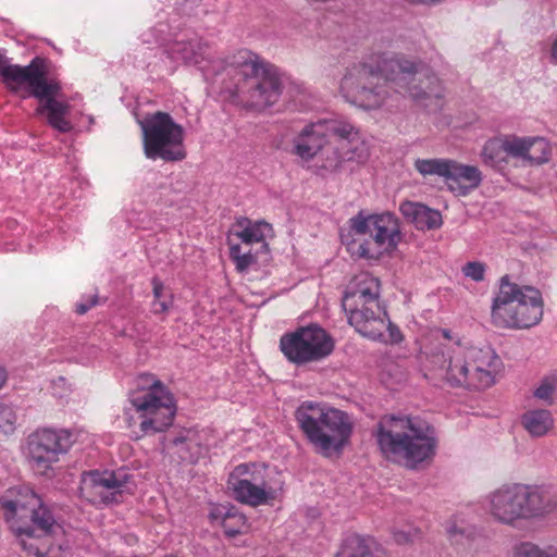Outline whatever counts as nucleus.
Returning <instances> with one entry per match:
<instances>
[{"mask_svg":"<svg viewBox=\"0 0 557 557\" xmlns=\"http://www.w3.org/2000/svg\"><path fill=\"white\" fill-rule=\"evenodd\" d=\"M422 66L420 60L403 53H373L347 71L341 88L354 103L374 110L391 97V84L397 92L408 95L418 106L435 113L443 107L444 89L438 77L422 72Z\"/></svg>","mask_w":557,"mask_h":557,"instance_id":"obj_1","label":"nucleus"},{"mask_svg":"<svg viewBox=\"0 0 557 557\" xmlns=\"http://www.w3.org/2000/svg\"><path fill=\"white\" fill-rule=\"evenodd\" d=\"M373 435L386 460L408 469L432 460L438 447L435 428L419 416L384 414Z\"/></svg>","mask_w":557,"mask_h":557,"instance_id":"obj_2","label":"nucleus"},{"mask_svg":"<svg viewBox=\"0 0 557 557\" xmlns=\"http://www.w3.org/2000/svg\"><path fill=\"white\" fill-rule=\"evenodd\" d=\"M445 339L432 352L430 362L437 376L451 386L473 389L487 388L495 382L502 361L491 347L467 346L450 332L442 331Z\"/></svg>","mask_w":557,"mask_h":557,"instance_id":"obj_3","label":"nucleus"},{"mask_svg":"<svg viewBox=\"0 0 557 557\" xmlns=\"http://www.w3.org/2000/svg\"><path fill=\"white\" fill-rule=\"evenodd\" d=\"M0 79L13 94L24 91L39 100L36 113L46 115L48 124L61 133L72 131L73 126L66 119L70 104L60 100L61 84L58 79L48 76L47 64L42 58H34L28 65H18L11 62L0 51Z\"/></svg>","mask_w":557,"mask_h":557,"instance_id":"obj_4","label":"nucleus"},{"mask_svg":"<svg viewBox=\"0 0 557 557\" xmlns=\"http://www.w3.org/2000/svg\"><path fill=\"white\" fill-rule=\"evenodd\" d=\"M380 281L368 272L352 277L343 296V308L348 322L364 337L382 342L400 341V332L388 318L380 300Z\"/></svg>","mask_w":557,"mask_h":557,"instance_id":"obj_5","label":"nucleus"},{"mask_svg":"<svg viewBox=\"0 0 557 557\" xmlns=\"http://www.w3.org/2000/svg\"><path fill=\"white\" fill-rule=\"evenodd\" d=\"M485 508L495 521L515 527L553 512L557 508V493L546 486L504 484L486 495Z\"/></svg>","mask_w":557,"mask_h":557,"instance_id":"obj_6","label":"nucleus"},{"mask_svg":"<svg viewBox=\"0 0 557 557\" xmlns=\"http://www.w3.org/2000/svg\"><path fill=\"white\" fill-rule=\"evenodd\" d=\"M295 417L309 442L325 456L341 451L352 433L349 416L325 404L304 401Z\"/></svg>","mask_w":557,"mask_h":557,"instance_id":"obj_7","label":"nucleus"},{"mask_svg":"<svg viewBox=\"0 0 557 557\" xmlns=\"http://www.w3.org/2000/svg\"><path fill=\"white\" fill-rule=\"evenodd\" d=\"M4 518L18 535H50L61 529L40 497L26 485L8 488L0 498Z\"/></svg>","mask_w":557,"mask_h":557,"instance_id":"obj_8","label":"nucleus"},{"mask_svg":"<svg viewBox=\"0 0 557 557\" xmlns=\"http://www.w3.org/2000/svg\"><path fill=\"white\" fill-rule=\"evenodd\" d=\"M240 58L238 65L243 81L236 87L238 97L256 109L275 103L282 92L276 67L251 52H245Z\"/></svg>","mask_w":557,"mask_h":557,"instance_id":"obj_9","label":"nucleus"},{"mask_svg":"<svg viewBox=\"0 0 557 557\" xmlns=\"http://www.w3.org/2000/svg\"><path fill=\"white\" fill-rule=\"evenodd\" d=\"M144 152L148 159L180 161L186 156L184 150V128L165 112H156L140 122Z\"/></svg>","mask_w":557,"mask_h":557,"instance_id":"obj_10","label":"nucleus"},{"mask_svg":"<svg viewBox=\"0 0 557 557\" xmlns=\"http://www.w3.org/2000/svg\"><path fill=\"white\" fill-rule=\"evenodd\" d=\"M151 384L132 396L131 404L138 413L139 429L144 434H156L172 425L176 407L172 394L158 380L147 376Z\"/></svg>","mask_w":557,"mask_h":557,"instance_id":"obj_11","label":"nucleus"},{"mask_svg":"<svg viewBox=\"0 0 557 557\" xmlns=\"http://www.w3.org/2000/svg\"><path fill=\"white\" fill-rule=\"evenodd\" d=\"M351 227L356 234L369 235L371 239L359 245L358 255L363 258H376L394 249L401 239L399 221L391 212L356 216L351 219Z\"/></svg>","mask_w":557,"mask_h":557,"instance_id":"obj_12","label":"nucleus"},{"mask_svg":"<svg viewBox=\"0 0 557 557\" xmlns=\"http://www.w3.org/2000/svg\"><path fill=\"white\" fill-rule=\"evenodd\" d=\"M74 442V435L69 430L39 429L27 436L24 455L35 471L46 473Z\"/></svg>","mask_w":557,"mask_h":557,"instance_id":"obj_13","label":"nucleus"},{"mask_svg":"<svg viewBox=\"0 0 557 557\" xmlns=\"http://www.w3.org/2000/svg\"><path fill=\"white\" fill-rule=\"evenodd\" d=\"M280 347L290 362L304 364L329 356L333 351L334 343L323 329L309 325L283 335Z\"/></svg>","mask_w":557,"mask_h":557,"instance_id":"obj_14","label":"nucleus"},{"mask_svg":"<svg viewBox=\"0 0 557 557\" xmlns=\"http://www.w3.org/2000/svg\"><path fill=\"white\" fill-rule=\"evenodd\" d=\"M127 484L126 475L116 472H86L82 476L81 493L90 503H119Z\"/></svg>","mask_w":557,"mask_h":557,"instance_id":"obj_15","label":"nucleus"},{"mask_svg":"<svg viewBox=\"0 0 557 557\" xmlns=\"http://www.w3.org/2000/svg\"><path fill=\"white\" fill-rule=\"evenodd\" d=\"M519 296L521 297V286L510 282L508 275H504L499 280V290L491 308L492 323L496 327L512 329Z\"/></svg>","mask_w":557,"mask_h":557,"instance_id":"obj_16","label":"nucleus"},{"mask_svg":"<svg viewBox=\"0 0 557 557\" xmlns=\"http://www.w3.org/2000/svg\"><path fill=\"white\" fill-rule=\"evenodd\" d=\"M247 465H239L228 479V490L232 491L234 498L252 507L267 504L270 499H274L275 494L273 488L267 486L264 482L257 484L248 479L239 478L242 474L247 473Z\"/></svg>","mask_w":557,"mask_h":557,"instance_id":"obj_17","label":"nucleus"},{"mask_svg":"<svg viewBox=\"0 0 557 557\" xmlns=\"http://www.w3.org/2000/svg\"><path fill=\"white\" fill-rule=\"evenodd\" d=\"M507 159H519L530 164H541L548 160L549 148L543 138L503 136Z\"/></svg>","mask_w":557,"mask_h":557,"instance_id":"obj_18","label":"nucleus"},{"mask_svg":"<svg viewBox=\"0 0 557 557\" xmlns=\"http://www.w3.org/2000/svg\"><path fill=\"white\" fill-rule=\"evenodd\" d=\"M521 299L516 305L512 329H528L536 325L543 317V300L539 289L521 286Z\"/></svg>","mask_w":557,"mask_h":557,"instance_id":"obj_19","label":"nucleus"},{"mask_svg":"<svg viewBox=\"0 0 557 557\" xmlns=\"http://www.w3.org/2000/svg\"><path fill=\"white\" fill-rule=\"evenodd\" d=\"M482 182V173L474 165L459 163L450 159L445 183L458 196H466Z\"/></svg>","mask_w":557,"mask_h":557,"instance_id":"obj_20","label":"nucleus"},{"mask_svg":"<svg viewBox=\"0 0 557 557\" xmlns=\"http://www.w3.org/2000/svg\"><path fill=\"white\" fill-rule=\"evenodd\" d=\"M323 124L320 121L302 128L294 139V152L304 160L312 159L329 143Z\"/></svg>","mask_w":557,"mask_h":557,"instance_id":"obj_21","label":"nucleus"},{"mask_svg":"<svg viewBox=\"0 0 557 557\" xmlns=\"http://www.w3.org/2000/svg\"><path fill=\"white\" fill-rule=\"evenodd\" d=\"M273 235L272 226L264 221H251L247 218L238 220L231 234L233 237L240 240L244 246H250L252 244H262V248L267 249L268 245L264 243L267 237Z\"/></svg>","mask_w":557,"mask_h":557,"instance_id":"obj_22","label":"nucleus"},{"mask_svg":"<svg viewBox=\"0 0 557 557\" xmlns=\"http://www.w3.org/2000/svg\"><path fill=\"white\" fill-rule=\"evenodd\" d=\"M399 210L418 230H432L442 225L440 211L431 209L420 202L404 201Z\"/></svg>","mask_w":557,"mask_h":557,"instance_id":"obj_23","label":"nucleus"},{"mask_svg":"<svg viewBox=\"0 0 557 557\" xmlns=\"http://www.w3.org/2000/svg\"><path fill=\"white\" fill-rule=\"evenodd\" d=\"M183 461L195 462L202 453L200 437L197 431L191 429L182 430L169 444Z\"/></svg>","mask_w":557,"mask_h":557,"instance_id":"obj_24","label":"nucleus"},{"mask_svg":"<svg viewBox=\"0 0 557 557\" xmlns=\"http://www.w3.org/2000/svg\"><path fill=\"white\" fill-rule=\"evenodd\" d=\"M522 428L531 437H543L547 435L555 425L553 414L547 409H529L520 419Z\"/></svg>","mask_w":557,"mask_h":557,"instance_id":"obj_25","label":"nucleus"},{"mask_svg":"<svg viewBox=\"0 0 557 557\" xmlns=\"http://www.w3.org/2000/svg\"><path fill=\"white\" fill-rule=\"evenodd\" d=\"M335 557H386L384 550L371 539L347 537Z\"/></svg>","mask_w":557,"mask_h":557,"instance_id":"obj_26","label":"nucleus"},{"mask_svg":"<svg viewBox=\"0 0 557 557\" xmlns=\"http://www.w3.org/2000/svg\"><path fill=\"white\" fill-rule=\"evenodd\" d=\"M334 158H327L323 165L327 170H337L345 161H356L363 163L369 158L370 151L368 145L360 138L354 140V144H347L345 147L336 148Z\"/></svg>","mask_w":557,"mask_h":557,"instance_id":"obj_27","label":"nucleus"},{"mask_svg":"<svg viewBox=\"0 0 557 557\" xmlns=\"http://www.w3.org/2000/svg\"><path fill=\"white\" fill-rule=\"evenodd\" d=\"M210 516L212 520L221 523L227 536H235L247 529L245 516L233 506H216Z\"/></svg>","mask_w":557,"mask_h":557,"instance_id":"obj_28","label":"nucleus"},{"mask_svg":"<svg viewBox=\"0 0 557 557\" xmlns=\"http://www.w3.org/2000/svg\"><path fill=\"white\" fill-rule=\"evenodd\" d=\"M327 139L334 138L338 147H345L347 144H354L358 139V129L349 122L337 119L321 120Z\"/></svg>","mask_w":557,"mask_h":557,"instance_id":"obj_29","label":"nucleus"},{"mask_svg":"<svg viewBox=\"0 0 557 557\" xmlns=\"http://www.w3.org/2000/svg\"><path fill=\"white\" fill-rule=\"evenodd\" d=\"M481 159L485 165L497 169L508 163L503 136L488 139L484 144L481 151Z\"/></svg>","mask_w":557,"mask_h":557,"instance_id":"obj_30","label":"nucleus"},{"mask_svg":"<svg viewBox=\"0 0 557 557\" xmlns=\"http://www.w3.org/2000/svg\"><path fill=\"white\" fill-rule=\"evenodd\" d=\"M450 159H417L414 161V169L422 176H440L446 180L447 171L449 169Z\"/></svg>","mask_w":557,"mask_h":557,"instance_id":"obj_31","label":"nucleus"},{"mask_svg":"<svg viewBox=\"0 0 557 557\" xmlns=\"http://www.w3.org/2000/svg\"><path fill=\"white\" fill-rule=\"evenodd\" d=\"M152 287L153 301L151 304V311L154 314L168 312L173 306V295L156 277L152 280Z\"/></svg>","mask_w":557,"mask_h":557,"instance_id":"obj_32","label":"nucleus"},{"mask_svg":"<svg viewBox=\"0 0 557 557\" xmlns=\"http://www.w3.org/2000/svg\"><path fill=\"white\" fill-rule=\"evenodd\" d=\"M228 245L230 256L239 272L246 271L257 261L256 255L251 252V249H246L243 245L234 243L231 237H228Z\"/></svg>","mask_w":557,"mask_h":557,"instance_id":"obj_33","label":"nucleus"},{"mask_svg":"<svg viewBox=\"0 0 557 557\" xmlns=\"http://www.w3.org/2000/svg\"><path fill=\"white\" fill-rule=\"evenodd\" d=\"M205 49L206 46L200 41H182L175 45L174 52L180 53L185 62L198 64L203 58Z\"/></svg>","mask_w":557,"mask_h":557,"instance_id":"obj_34","label":"nucleus"},{"mask_svg":"<svg viewBox=\"0 0 557 557\" xmlns=\"http://www.w3.org/2000/svg\"><path fill=\"white\" fill-rule=\"evenodd\" d=\"M513 557H557V547H541L531 542H523L515 547Z\"/></svg>","mask_w":557,"mask_h":557,"instance_id":"obj_35","label":"nucleus"},{"mask_svg":"<svg viewBox=\"0 0 557 557\" xmlns=\"http://www.w3.org/2000/svg\"><path fill=\"white\" fill-rule=\"evenodd\" d=\"M557 389V377L547 376L543 379L540 385L535 388L533 395L535 398L543 400L544 403L552 405L553 395Z\"/></svg>","mask_w":557,"mask_h":557,"instance_id":"obj_36","label":"nucleus"},{"mask_svg":"<svg viewBox=\"0 0 557 557\" xmlns=\"http://www.w3.org/2000/svg\"><path fill=\"white\" fill-rule=\"evenodd\" d=\"M16 414L12 407L0 403V432L8 434L14 431Z\"/></svg>","mask_w":557,"mask_h":557,"instance_id":"obj_37","label":"nucleus"},{"mask_svg":"<svg viewBox=\"0 0 557 557\" xmlns=\"http://www.w3.org/2000/svg\"><path fill=\"white\" fill-rule=\"evenodd\" d=\"M393 535L398 544H409L420 536V530L411 524H406L401 528H395Z\"/></svg>","mask_w":557,"mask_h":557,"instance_id":"obj_38","label":"nucleus"},{"mask_svg":"<svg viewBox=\"0 0 557 557\" xmlns=\"http://www.w3.org/2000/svg\"><path fill=\"white\" fill-rule=\"evenodd\" d=\"M486 267L480 261L467 262L462 267V273L466 277L471 278L474 282H482L485 277Z\"/></svg>","mask_w":557,"mask_h":557,"instance_id":"obj_39","label":"nucleus"},{"mask_svg":"<svg viewBox=\"0 0 557 557\" xmlns=\"http://www.w3.org/2000/svg\"><path fill=\"white\" fill-rule=\"evenodd\" d=\"M97 304V297L96 296H92L90 298V301L89 302H79L77 306H76V312L79 313V314H84L86 313L91 307H94L95 305Z\"/></svg>","mask_w":557,"mask_h":557,"instance_id":"obj_40","label":"nucleus"},{"mask_svg":"<svg viewBox=\"0 0 557 557\" xmlns=\"http://www.w3.org/2000/svg\"><path fill=\"white\" fill-rule=\"evenodd\" d=\"M447 531L451 537H455L459 534L460 535L465 534V530L461 528H458L456 524L450 525Z\"/></svg>","mask_w":557,"mask_h":557,"instance_id":"obj_41","label":"nucleus"},{"mask_svg":"<svg viewBox=\"0 0 557 557\" xmlns=\"http://www.w3.org/2000/svg\"><path fill=\"white\" fill-rule=\"evenodd\" d=\"M550 58L553 63H557V38L552 44Z\"/></svg>","mask_w":557,"mask_h":557,"instance_id":"obj_42","label":"nucleus"},{"mask_svg":"<svg viewBox=\"0 0 557 557\" xmlns=\"http://www.w3.org/2000/svg\"><path fill=\"white\" fill-rule=\"evenodd\" d=\"M7 379H8L7 371L2 367H0V388H2V386L7 382Z\"/></svg>","mask_w":557,"mask_h":557,"instance_id":"obj_43","label":"nucleus"},{"mask_svg":"<svg viewBox=\"0 0 557 557\" xmlns=\"http://www.w3.org/2000/svg\"><path fill=\"white\" fill-rule=\"evenodd\" d=\"M37 555H38L37 557H42V556H41V555H39L38 553H37Z\"/></svg>","mask_w":557,"mask_h":557,"instance_id":"obj_44","label":"nucleus"}]
</instances>
